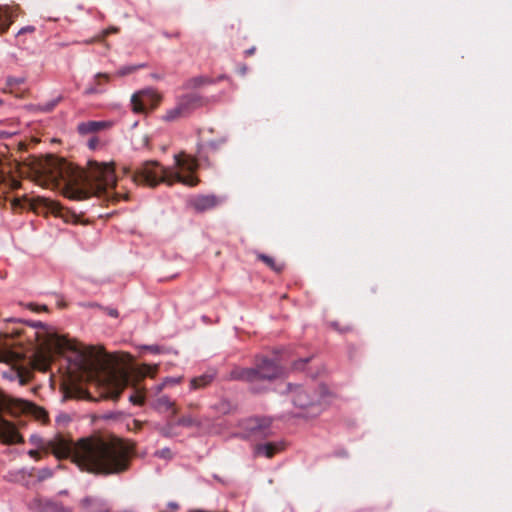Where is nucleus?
I'll list each match as a JSON object with an SVG mask.
<instances>
[{
    "instance_id": "nucleus-1",
    "label": "nucleus",
    "mask_w": 512,
    "mask_h": 512,
    "mask_svg": "<svg viewBox=\"0 0 512 512\" xmlns=\"http://www.w3.org/2000/svg\"><path fill=\"white\" fill-rule=\"evenodd\" d=\"M20 174L40 186L60 188L67 198L73 200L96 196L114 202L122 197L112 192L117 181L113 162L90 160L86 169H82L49 155L46 158H32L24 168H20Z\"/></svg>"
},
{
    "instance_id": "nucleus-2",
    "label": "nucleus",
    "mask_w": 512,
    "mask_h": 512,
    "mask_svg": "<svg viewBox=\"0 0 512 512\" xmlns=\"http://www.w3.org/2000/svg\"><path fill=\"white\" fill-rule=\"evenodd\" d=\"M58 459L71 457L82 469L96 474H118L129 467L132 446L117 437H90L72 445L61 435L45 444Z\"/></svg>"
},
{
    "instance_id": "nucleus-3",
    "label": "nucleus",
    "mask_w": 512,
    "mask_h": 512,
    "mask_svg": "<svg viewBox=\"0 0 512 512\" xmlns=\"http://www.w3.org/2000/svg\"><path fill=\"white\" fill-rule=\"evenodd\" d=\"M85 365L103 377V397L117 400L130 381V356L124 353H107L104 349L87 347L80 352Z\"/></svg>"
},
{
    "instance_id": "nucleus-4",
    "label": "nucleus",
    "mask_w": 512,
    "mask_h": 512,
    "mask_svg": "<svg viewBox=\"0 0 512 512\" xmlns=\"http://www.w3.org/2000/svg\"><path fill=\"white\" fill-rule=\"evenodd\" d=\"M290 391L294 406L302 410L297 414L299 417H317L328 405L329 395L324 386H320L318 390L295 386L290 387Z\"/></svg>"
},
{
    "instance_id": "nucleus-5",
    "label": "nucleus",
    "mask_w": 512,
    "mask_h": 512,
    "mask_svg": "<svg viewBox=\"0 0 512 512\" xmlns=\"http://www.w3.org/2000/svg\"><path fill=\"white\" fill-rule=\"evenodd\" d=\"M174 160L179 170L173 172L162 167V183L172 185L178 182L189 187L196 186L200 181L199 178L194 175L199 166L197 160L186 155H174Z\"/></svg>"
},
{
    "instance_id": "nucleus-6",
    "label": "nucleus",
    "mask_w": 512,
    "mask_h": 512,
    "mask_svg": "<svg viewBox=\"0 0 512 512\" xmlns=\"http://www.w3.org/2000/svg\"><path fill=\"white\" fill-rule=\"evenodd\" d=\"M177 411L175 402L162 396V413L164 412L167 418V424L165 428H162V434L175 435L177 434L175 428L178 426L199 427L201 425V420L198 417L194 415L177 416Z\"/></svg>"
},
{
    "instance_id": "nucleus-7",
    "label": "nucleus",
    "mask_w": 512,
    "mask_h": 512,
    "mask_svg": "<svg viewBox=\"0 0 512 512\" xmlns=\"http://www.w3.org/2000/svg\"><path fill=\"white\" fill-rule=\"evenodd\" d=\"M204 100L197 94H187L180 97L175 106L168 109L162 117L167 122H174L181 118L189 116L193 111L202 107Z\"/></svg>"
},
{
    "instance_id": "nucleus-8",
    "label": "nucleus",
    "mask_w": 512,
    "mask_h": 512,
    "mask_svg": "<svg viewBox=\"0 0 512 512\" xmlns=\"http://www.w3.org/2000/svg\"><path fill=\"white\" fill-rule=\"evenodd\" d=\"M245 438L261 439L271 435V420L269 418H249L243 422Z\"/></svg>"
},
{
    "instance_id": "nucleus-9",
    "label": "nucleus",
    "mask_w": 512,
    "mask_h": 512,
    "mask_svg": "<svg viewBox=\"0 0 512 512\" xmlns=\"http://www.w3.org/2000/svg\"><path fill=\"white\" fill-rule=\"evenodd\" d=\"M159 96L155 90L145 89L132 96V109L136 113H144L157 106Z\"/></svg>"
},
{
    "instance_id": "nucleus-10",
    "label": "nucleus",
    "mask_w": 512,
    "mask_h": 512,
    "mask_svg": "<svg viewBox=\"0 0 512 512\" xmlns=\"http://www.w3.org/2000/svg\"><path fill=\"white\" fill-rule=\"evenodd\" d=\"M157 161H145L140 168L132 173V180L136 184H145L150 187H155L158 184L157 179Z\"/></svg>"
},
{
    "instance_id": "nucleus-11",
    "label": "nucleus",
    "mask_w": 512,
    "mask_h": 512,
    "mask_svg": "<svg viewBox=\"0 0 512 512\" xmlns=\"http://www.w3.org/2000/svg\"><path fill=\"white\" fill-rule=\"evenodd\" d=\"M254 371L256 380H273L282 374L280 365L267 357L256 358Z\"/></svg>"
},
{
    "instance_id": "nucleus-12",
    "label": "nucleus",
    "mask_w": 512,
    "mask_h": 512,
    "mask_svg": "<svg viewBox=\"0 0 512 512\" xmlns=\"http://www.w3.org/2000/svg\"><path fill=\"white\" fill-rule=\"evenodd\" d=\"M225 197L214 194L196 195L190 199L189 205L197 212H205L220 206Z\"/></svg>"
},
{
    "instance_id": "nucleus-13",
    "label": "nucleus",
    "mask_w": 512,
    "mask_h": 512,
    "mask_svg": "<svg viewBox=\"0 0 512 512\" xmlns=\"http://www.w3.org/2000/svg\"><path fill=\"white\" fill-rule=\"evenodd\" d=\"M45 346L48 350L57 353H63L65 350H77L70 340L57 334L49 335L45 341Z\"/></svg>"
},
{
    "instance_id": "nucleus-14",
    "label": "nucleus",
    "mask_w": 512,
    "mask_h": 512,
    "mask_svg": "<svg viewBox=\"0 0 512 512\" xmlns=\"http://www.w3.org/2000/svg\"><path fill=\"white\" fill-rule=\"evenodd\" d=\"M284 446L282 443H265L257 444L254 448V453L257 456L264 455L267 458H272L275 454L282 451Z\"/></svg>"
},
{
    "instance_id": "nucleus-15",
    "label": "nucleus",
    "mask_w": 512,
    "mask_h": 512,
    "mask_svg": "<svg viewBox=\"0 0 512 512\" xmlns=\"http://www.w3.org/2000/svg\"><path fill=\"white\" fill-rule=\"evenodd\" d=\"M229 378L231 380H240L253 382L256 381V372L253 368L234 367L230 373Z\"/></svg>"
},
{
    "instance_id": "nucleus-16",
    "label": "nucleus",
    "mask_w": 512,
    "mask_h": 512,
    "mask_svg": "<svg viewBox=\"0 0 512 512\" xmlns=\"http://www.w3.org/2000/svg\"><path fill=\"white\" fill-rule=\"evenodd\" d=\"M215 377V371L209 370L200 376L192 378L190 380V390H199L206 388L214 381Z\"/></svg>"
},
{
    "instance_id": "nucleus-17",
    "label": "nucleus",
    "mask_w": 512,
    "mask_h": 512,
    "mask_svg": "<svg viewBox=\"0 0 512 512\" xmlns=\"http://www.w3.org/2000/svg\"><path fill=\"white\" fill-rule=\"evenodd\" d=\"M80 505L85 512H105L106 505L93 497H85L81 500Z\"/></svg>"
},
{
    "instance_id": "nucleus-18",
    "label": "nucleus",
    "mask_w": 512,
    "mask_h": 512,
    "mask_svg": "<svg viewBox=\"0 0 512 512\" xmlns=\"http://www.w3.org/2000/svg\"><path fill=\"white\" fill-rule=\"evenodd\" d=\"M109 126H110V124L105 121H88V122H83V123L79 124L78 131L81 134H89V133H94V132L100 131Z\"/></svg>"
},
{
    "instance_id": "nucleus-19",
    "label": "nucleus",
    "mask_w": 512,
    "mask_h": 512,
    "mask_svg": "<svg viewBox=\"0 0 512 512\" xmlns=\"http://www.w3.org/2000/svg\"><path fill=\"white\" fill-rule=\"evenodd\" d=\"M27 202H28V205H29V208L34 210L35 212L39 213L40 212V207H43V209L45 208H53V206L55 205V203L53 201H50L46 198H37V199H25Z\"/></svg>"
},
{
    "instance_id": "nucleus-20",
    "label": "nucleus",
    "mask_w": 512,
    "mask_h": 512,
    "mask_svg": "<svg viewBox=\"0 0 512 512\" xmlns=\"http://www.w3.org/2000/svg\"><path fill=\"white\" fill-rule=\"evenodd\" d=\"M88 396L89 393L77 385H71L65 389V398L85 399Z\"/></svg>"
},
{
    "instance_id": "nucleus-21",
    "label": "nucleus",
    "mask_w": 512,
    "mask_h": 512,
    "mask_svg": "<svg viewBox=\"0 0 512 512\" xmlns=\"http://www.w3.org/2000/svg\"><path fill=\"white\" fill-rule=\"evenodd\" d=\"M257 258L259 260H261L263 263H265L270 269H272L273 271H275L277 273H280L283 270V265L279 264V263H276L274 258H272V257H270L268 255L259 254L257 256Z\"/></svg>"
},
{
    "instance_id": "nucleus-22",
    "label": "nucleus",
    "mask_w": 512,
    "mask_h": 512,
    "mask_svg": "<svg viewBox=\"0 0 512 512\" xmlns=\"http://www.w3.org/2000/svg\"><path fill=\"white\" fill-rule=\"evenodd\" d=\"M48 502L43 503L41 499L35 498L29 503V508L37 512H48Z\"/></svg>"
},
{
    "instance_id": "nucleus-23",
    "label": "nucleus",
    "mask_w": 512,
    "mask_h": 512,
    "mask_svg": "<svg viewBox=\"0 0 512 512\" xmlns=\"http://www.w3.org/2000/svg\"><path fill=\"white\" fill-rule=\"evenodd\" d=\"M11 22L7 12L0 7V33L5 32L11 25Z\"/></svg>"
},
{
    "instance_id": "nucleus-24",
    "label": "nucleus",
    "mask_w": 512,
    "mask_h": 512,
    "mask_svg": "<svg viewBox=\"0 0 512 512\" xmlns=\"http://www.w3.org/2000/svg\"><path fill=\"white\" fill-rule=\"evenodd\" d=\"M182 379V376L162 378V388L179 384L182 381Z\"/></svg>"
},
{
    "instance_id": "nucleus-25",
    "label": "nucleus",
    "mask_w": 512,
    "mask_h": 512,
    "mask_svg": "<svg viewBox=\"0 0 512 512\" xmlns=\"http://www.w3.org/2000/svg\"><path fill=\"white\" fill-rule=\"evenodd\" d=\"M207 83H210V81L207 78L195 77L189 80L188 86L191 88H197Z\"/></svg>"
},
{
    "instance_id": "nucleus-26",
    "label": "nucleus",
    "mask_w": 512,
    "mask_h": 512,
    "mask_svg": "<svg viewBox=\"0 0 512 512\" xmlns=\"http://www.w3.org/2000/svg\"><path fill=\"white\" fill-rule=\"evenodd\" d=\"M16 357V354L9 350L0 349V362H10Z\"/></svg>"
},
{
    "instance_id": "nucleus-27",
    "label": "nucleus",
    "mask_w": 512,
    "mask_h": 512,
    "mask_svg": "<svg viewBox=\"0 0 512 512\" xmlns=\"http://www.w3.org/2000/svg\"><path fill=\"white\" fill-rule=\"evenodd\" d=\"M48 512H71L69 509L55 502H48Z\"/></svg>"
},
{
    "instance_id": "nucleus-28",
    "label": "nucleus",
    "mask_w": 512,
    "mask_h": 512,
    "mask_svg": "<svg viewBox=\"0 0 512 512\" xmlns=\"http://www.w3.org/2000/svg\"><path fill=\"white\" fill-rule=\"evenodd\" d=\"M118 32V28L117 27H110L108 29H105L102 31V34L101 36L97 37V38H94L90 41H88L87 43H92L93 41H103L104 38L109 35L110 33H117Z\"/></svg>"
},
{
    "instance_id": "nucleus-29",
    "label": "nucleus",
    "mask_w": 512,
    "mask_h": 512,
    "mask_svg": "<svg viewBox=\"0 0 512 512\" xmlns=\"http://www.w3.org/2000/svg\"><path fill=\"white\" fill-rule=\"evenodd\" d=\"M51 476H52V471L48 468H44L38 472L37 478H38V481H43L45 479L50 478Z\"/></svg>"
},
{
    "instance_id": "nucleus-30",
    "label": "nucleus",
    "mask_w": 512,
    "mask_h": 512,
    "mask_svg": "<svg viewBox=\"0 0 512 512\" xmlns=\"http://www.w3.org/2000/svg\"><path fill=\"white\" fill-rule=\"evenodd\" d=\"M136 69H137V66H127V67H123V68H121V69L117 72V75H118V76H125V75H127V74H130V73L134 72Z\"/></svg>"
},
{
    "instance_id": "nucleus-31",
    "label": "nucleus",
    "mask_w": 512,
    "mask_h": 512,
    "mask_svg": "<svg viewBox=\"0 0 512 512\" xmlns=\"http://www.w3.org/2000/svg\"><path fill=\"white\" fill-rule=\"evenodd\" d=\"M24 83V78H14V77H8L7 78V86L12 87L13 85H19Z\"/></svg>"
},
{
    "instance_id": "nucleus-32",
    "label": "nucleus",
    "mask_w": 512,
    "mask_h": 512,
    "mask_svg": "<svg viewBox=\"0 0 512 512\" xmlns=\"http://www.w3.org/2000/svg\"><path fill=\"white\" fill-rule=\"evenodd\" d=\"M129 400L134 404H142L144 398L141 394L133 393L129 396Z\"/></svg>"
},
{
    "instance_id": "nucleus-33",
    "label": "nucleus",
    "mask_w": 512,
    "mask_h": 512,
    "mask_svg": "<svg viewBox=\"0 0 512 512\" xmlns=\"http://www.w3.org/2000/svg\"><path fill=\"white\" fill-rule=\"evenodd\" d=\"M308 358L300 359L299 361L295 362L294 367L295 369H301L305 363L308 362Z\"/></svg>"
},
{
    "instance_id": "nucleus-34",
    "label": "nucleus",
    "mask_w": 512,
    "mask_h": 512,
    "mask_svg": "<svg viewBox=\"0 0 512 512\" xmlns=\"http://www.w3.org/2000/svg\"><path fill=\"white\" fill-rule=\"evenodd\" d=\"M55 105H56V101L50 102V103L46 104L44 107H42L41 110L49 112L55 107Z\"/></svg>"
},
{
    "instance_id": "nucleus-35",
    "label": "nucleus",
    "mask_w": 512,
    "mask_h": 512,
    "mask_svg": "<svg viewBox=\"0 0 512 512\" xmlns=\"http://www.w3.org/2000/svg\"><path fill=\"white\" fill-rule=\"evenodd\" d=\"M144 350H149L153 353H158L159 352V347L157 345L155 346H144L143 347Z\"/></svg>"
},
{
    "instance_id": "nucleus-36",
    "label": "nucleus",
    "mask_w": 512,
    "mask_h": 512,
    "mask_svg": "<svg viewBox=\"0 0 512 512\" xmlns=\"http://www.w3.org/2000/svg\"><path fill=\"white\" fill-rule=\"evenodd\" d=\"M107 313H108V315H110L112 317H118V315H119L118 310L113 309V308L107 309Z\"/></svg>"
},
{
    "instance_id": "nucleus-37",
    "label": "nucleus",
    "mask_w": 512,
    "mask_h": 512,
    "mask_svg": "<svg viewBox=\"0 0 512 512\" xmlns=\"http://www.w3.org/2000/svg\"><path fill=\"white\" fill-rule=\"evenodd\" d=\"M32 458L39 459L40 452L38 450H30L28 453Z\"/></svg>"
},
{
    "instance_id": "nucleus-38",
    "label": "nucleus",
    "mask_w": 512,
    "mask_h": 512,
    "mask_svg": "<svg viewBox=\"0 0 512 512\" xmlns=\"http://www.w3.org/2000/svg\"><path fill=\"white\" fill-rule=\"evenodd\" d=\"M101 78H104L106 81L109 80V75L108 74H104V73H98L96 75V80L99 81V79ZM98 84H100V82H97Z\"/></svg>"
},
{
    "instance_id": "nucleus-39",
    "label": "nucleus",
    "mask_w": 512,
    "mask_h": 512,
    "mask_svg": "<svg viewBox=\"0 0 512 512\" xmlns=\"http://www.w3.org/2000/svg\"><path fill=\"white\" fill-rule=\"evenodd\" d=\"M170 458L171 457V453H170V450L168 449H162V458Z\"/></svg>"
},
{
    "instance_id": "nucleus-40",
    "label": "nucleus",
    "mask_w": 512,
    "mask_h": 512,
    "mask_svg": "<svg viewBox=\"0 0 512 512\" xmlns=\"http://www.w3.org/2000/svg\"><path fill=\"white\" fill-rule=\"evenodd\" d=\"M207 147H208V149H210V150H213V151H214V150H216V148H217V143H216V142H214V141H213V142H209V143H208V145H207Z\"/></svg>"
},
{
    "instance_id": "nucleus-41",
    "label": "nucleus",
    "mask_w": 512,
    "mask_h": 512,
    "mask_svg": "<svg viewBox=\"0 0 512 512\" xmlns=\"http://www.w3.org/2000/svg\"><path fill=\"white\" fill-rule=\"evenodd\" d=\"M34 30L33 27H26V28H22L20 31H19V34L21 33H24V32H32Z\"/></svg>"
},
{
    "instance_id": "nucleus-42",
    "label": "nucleus",
    "mask_w": 512,
    "mask_h": 512,
    "mask_svg": "<svg viewBox=\"0 0 512 512\" xmlns=\"http://www.w3.org/2000/svg\"><path fill=\"white\" fill-rule=\"evenodd\" d=\"M254 51H255V48L253 47V48L246 50L245 54H246V56H249V55H252L254 53Z\"/></svg>"
},
{
    "instance_id": "nucleus-43",
    "label": "nucleus",
    "mask_w": 512,
    "mask_h": 512,
    "mask_svg": "<svg viewBox=\"0 0 512 512\" xmlns=\"http://www.w3.org/2000/svg\"><path fill=\"white\" fill-rule=\"evenodd\" d=\"M97 92V89L96 88H89L86 93L88 94H92V93H96Z\"/></svg>"
},
{
    "instance_id": "nucleus-44",
    "label": "nucleus",
    "mask_w": 512,
    "mask_h": 512,
    "mask_svg": "<svg viewBox=\"0 0 512 512\" xmlns=\"http://www.w3.org/2000/svg\"><path fill=\"white\" fill-rule=\"evenodd\" d=\"M20 187V183L16 180H13V188H18Z\"/></svg>"
},
{
    "instance_id": "nucleus-45",
    "label": "nucleus",
    "mask_w": 512,
    "mask_h": 512,
    "mask_svg": "<svg viewBox=\"0 0 512 512\" xmlns=\"http://www.w3.org/2000/svg\"><path fill=\"white\" fill-rule=\"evenodd\" d=\"M169 506L172 508V509H177L178 508V504L176 503H170Z\"/></svg>"
},
{
    "instance_id": "nucleus-46",
    "label": "nucleus",
    "mask_w": 512,
    "mask_h": 512,
    "mask_svg": "<svg viewBox=\"0 0 512 512\" xmlns=\"http://www.w3.org/2000/svg\"><path fill=\"white\" fill-rule=\"evenodd\" d=\"M245 73H246V67H245V66H243V67L241 68V74H245Z\"/></svg>"
},
{
    "instance_id": "nucleus-47",
    "label": "nucleus",
    "mask_w": 512,
    "mask_h": 512,
    "mask_svg": "<svg viewBox=\"0 0 512 512\" xmlns=\"http://www.w3.org/2000/svg\"><path fill=\"white\" fill-rule=\"evenodd\" d=\"M20 383L21 384H25L26 383V381L23 379V377L21 375H20Z\"/></svg>"
},
{
    "instance_id": "nucleus-48",
    "label": "nucleus",
    "mask_w": 512,
    "mask_h": 512,
    "mask_svg": "<svg viewBox=\"0 0 512 512\" xmlns=\"http://www.w3.org/2000/svg\"><path fill=\"white\" fill-rule=\"evenodd\" d=\"M124 173H125V174L130 173V169L125 167V168H124Z\"/></svg>"
},
{
    "instance_id": "nucleus-49",
    "label": "nucleus",
    "mask_w": 512,
    "mask_h": 512,
    "mask_svg": "<svg viewBox=\"0 0 512 512\" xmlns=\"http://www.w3.org/2000/svg\"><path fill=\"white\" fill-rule=\"evenodd\" d=\"M7 92H8V90L3 89V93H7ZM9 93H12V90H9Z\"/></svg>"
},
{
    "instance_id": "nucleus-50",
    "label": "nucleus",
    "mask_w": 512,
    "mask_h": 512,
    "mask_svg": "<svg viewBox=\"0 0 512 512\" xmlns=\"http://www.w3.org/2000/svg\"><path fill=\"white\" fill-rule=\"evenodd\" d=\"M73 218L75 219V222H77L78 217L77 216H73Z\"/></svg>"
},
{
    "instance_id": "nucleus-51",
    "label": "nucleus",
    "mask_w": 512,
    "mask_h": 512,
    "mask_svg": "<svg viewBox=\"0 0 512 512\" xmlns=\"http://www.w3.org/2000/svg\"><path fill=\"white\" fill-rule=\"evenodd\" d=\"M173 277H174V276H173V275H171V276H168V277H167V279H173Z\"/></svg>"
},
{
    "instance_id": "nucleus-52",
    "label": "nucleus",
    "mask_w": 512,
    "mask_h": 512,
    "mask_svg": "<svg viewBox=\"0 0 512 512\" xmlns=\"http://www.w3.org/2000/svg\"><path fill=\"white\" fill-rule=\"evenodd\" d=\"M3 101L0 99V105H2Z\"/></svg>"
}]
</instances>
